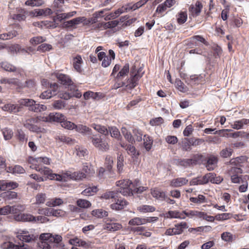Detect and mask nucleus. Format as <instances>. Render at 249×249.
Returning a JSON list of instances; mask_svg holds the SVG:
<instances>
[{
  "mask_svg": "<svg viewBox=\"0 0 249 249\" xmlns=\"http://www.w3.org/2000/svg\"><path fill=\"white\" fill-rule=\"evenodd\" d=\"M167 9V8L163 3L159 4L157 7L156 10L153 15V17L159 18L164 16L165 15L164 13Z\"/></svg>",
  "mask_w": 249,
  "mask_h": 249,
  "instance_id": "2f4dec72",
  "label": "nucleus"
},
{
  "mask_svg": "<svg viewBox=\"0 0 249 249\" xmlns=\"http://www.w3.org/2000/svg\"><path fill=\"white\" fill-rule=\"evenodd\" d=\"M137 210L141 213H146L155 212L156 208L153 206L143 205L138 207Z\"/></svg>",
  "mask_w": 249,
  "mask_h": 249,
  "instance_id": "c9c22d12",
  "label": "nucleus"
},
{
  "mask_svg": "<svg viewBox=\"0 0 249 249\" xmlns=\"http://www.w3.org/2000/svg\"><path fill=\"white\" fill-rule=\"evenodd\" d=\"M91 126L100 133L105 135L104 137L108 135L109 130L106 126L95 124H92Z\"/></svg>",
  "mask_w": 249,
  "mask_h": 249,
  "instance_id": "c85d7f7f",
  "label": "nucleus"
},
{
  "mask_svg": "<svg viewBox=\"0 0 249 249\" xmlns=\"http://www.w3.org/2000/svg\"><path fill=\"white\" fill-rule=\"evenodd\" d=\"M16 237L22 242H31L36 239V237L33 234L28 231L19 230L16 233Z\"/></svg>",
  "mask_w": 249,
  "mask_h": 249,
  "instance_id": "1a4fd4ad",
  "label": "nucleus"
},
{
  "mask_svg": "<svg viewBox=\"0 0 249 249\" xmlns=\"http://www.w3.org/2000/svg\"><path fill=\"white\" fill-rule=\"evenodd\" d=\"M132 132L136 141L140 142L142 141L143 133L141 130L137 128H134L133 129Z\"/></svg>",
  "mask_w": 249,
  "mask_h": 249,
  "instance_id": "052dcab7",
  "label": "nucleus"
},
{
  "mask_svg": "<svg viewBox=\"0 0 249 249\" xmlns=\"http://www.w3.org/2000/svg\"><path fill=\"white\" fill-rule=\"evenodd\" d=\"M77 205L82 208H88L91 206L90 202L86 199H79L76 201Z\"/></svg>",
  "mask_w": 249,
  "mask_h": 249,
  "instance_id": "5fc2aeb1",
  "label": "nucleus"
},
{
  "mask_svg": "<svg viewBox=\"0 0 249 249\" xmlns=\"http://www.w3.org/2000/svg\"><path fill=\"white\" fill-rule=\"evenodd\" d=\"M7 172L13 174H23L25 172V170L22 166L17 165L14 167H9Z\"/></svg>",
  "mask_w": 249,
  "mask_h": 249,
  "instance_id": "e433bc0d",
  "label": "nucleus"
},
{
  "mask_svg": "<svg viewBox=\"0 0 249 249\" xmlns=\"http://www.w3.org/2000/svg\"><path fill=\"white\" fill-rule=\"evenodd\" d=\"M188 141V138H185L183 139L179 144L180 145L181 149L184 151H189L192 149L191 146Z\"/></svg>",
  "mask_w": 249,
  "mask_h": 249,
  "instance_id": "37998d69",
  "label": "nucleus"
},
{
  "mask_svg": "<svg viewBox=\"0 0 249 249\" xmlns=\"http://www.w3.org/2000/svg\"><path fill=\"white\" fill-rule=\"evenodd\" d=\"M0 67L5 71L9 72L17 71V68L8 62H2L0 63Z\"/></svg>",
  "mask_w": 249,
  "mask_h": 249,
  "instance_id": "473e14b6",
  "label": "nucleus"
},
{
  "mask_svg": "<svg viewBox=\"0 0 249 249\" xmlns=\"http://www.w3.org/2000/svg\"><path fill=\"white\" fill-rule=\"evenodd\" d=\"M76 155L80 158L84 157L88 154L87 149L80 146L75 147Z\"/></svg>",
  "mask_w": 249,
  "mask_h": 249,
  "instance_id": "603ef678",
  "label": "nucleus"
},
{
  "mask_svg": "<svg viewBox=\"0 0 249 249\" xmlns=\"http://www.w3.org/2000/svg\"><path fill=\"white\" fill-rule=\"evenodd\" d=\"M83 61L82 58L80 55H77L75 57L73 58L72 60V65L74 70L78 72H81L82 69L81 68V65Z\"/></svg>",
  "mask_w": 249,
  "mask_h": 249,
  "instance_id": "412c9836",
  "label": "nucleus"
},
{
  "mask_svg": "<svg viewBox=\"0 0 249 249\" xmlns=\"http://www.w3.org/2000/svg\"><path fill=\"white\" fill-rule=\"evenodd\" d=\"M143 218L135 217L130 219L128 224L131 226H139L144 224Z\"/></svg>",
  "mask_w": 249,
  "mask_h": 249,
  "instance_id": "49530a36",
  "label": "nucleus"
},
{
  "mask_svg": "<svg viewBox=\"0 0 249 249\" xmlns=\"http://www.w3.org/2000/svg\"><path fill=\"white\" fill-rule=\"evenodd\" d=\"M88 140L99 150L107 151L109 149V139L107 137L91 134L88 136Z\"/></svg>",
  "mask_w": 249,
  "mask_h": 249,
  "instance_id": "f03ea898",
  "label": "nucleus"
},
{
  "mask_svg": "<svg viewBox=\"0 0 249 249\" xmlns=\"http://www.w3.org/2000/svg\"><path fill=\"white\" fill-rule=\"evenodd\" d=\"M249 124V119L243 118L240 120L234 121L231 126L233 129H240L243 127L244 124Z\"/></svg>",
  "mask_w": 249,
  "mask_h": 249,
  "instance_id": "cd10ccee",
  "label": "nucleus"
},
{
  "mask_svg": "<svg viewBox=\"0 0 249 249\" xmlns=\"http://www.w3.org/2000/svg\"><path fill=\"white\" fill-rule=\"evenodd\" d=\"M0 84H7L11 85H14L17 87H21V83L16 78H3L0 79Z\"/></svg>",
  "mask_w": 249,
  "mask_h": 249,
  "instance_id": "bb28decb",
  "label": "nucleus"
},
{
  "mask_svg": "<svg viewBox=\"0 0 249 249\" xmlns=\"http://www.w3.org/2000/svg\"><path fill=\"white\" fill-rule=\"evenodd\" d=\"M61 124L63 127L68 129H73L76 126V124H75L70 121L66 120L65 119L62 121L61 122Z\"/></svg>",
  "mask_w": 249,
  "mask_h": 249,
  "instance_id": "bf43d9fd",
  "label": "nucleus"
},
{
  "mask_svg": "<svg viewBox=\"0 0 249 249\" xmlns=\"http://www.w3.org/2000/svg\"><path fill=\"white\" fill-rule=\"evenodd\" d=\"M38 171L41 174L47 176L48 178L50 179H54L55 178L56 180L58 181L62 180V176H60V175L59 174L53 173V171L47 167L43 166Z\"/></svg>",
  "mask_w": 249,
  "mask_h": 249,
  "instance_id": "9d476101",
  "label": "nucleus"
},
{
  "mask_svg": "<svg viewBox=\"0 0 249 249\" xmlns=\"http://www.w3.org/2000/svg\"><path fill=\"white\" fill-rule=\"evenodd\" d=\"M78 17L71 20L64 22L63 23V27L68 29H75L76 26L79 24Z\"/></svg>",
  "mask_w": 249,
  "mask_h": 249,
  "instance_id": "c756f323",
  "label": "nucleus"
},
{
  "mask_svg": "<svg viewBox=\"0 0 249 249\" xmlns=\"http://www.w3.org/2000/svg\"><path fill=\"white\" fill-rule=\"evenodd\" d=\"M27 161L30 164V168L35 169L38 171L39 169L43 166L40 162V157L35 158L33 157H29L28 158Z\"/></svg>",
  "mask_w": 249,
  "mask_h": 249,
  "instance_id": "dca6fc26",
  "label": "nucleus"
},
{
  "mask_svg": "<svg viewBox=\"0 0 249 249\" xmlns=\"http://www.w3.org/2000/svg\"><path fill=\"white\" fill-rule=\"evenodd\" d=\"M129 65L128 63H126L121 71L118 73L116 78L119 79L120 77H124L129 72Z\"/></svg>",
  "mask_w": 249,
  "mask_h": 249,
  "instance_id": "a18cd8bd",
  "label": "nucleus"
},
{
  "mask_svg": "<svg viewBox=\"0 0 249 249\" xmlns=\"http://www.w3.org/2000/svg\"><path fill=\"white\" fill-rule=\"evenodd\" d=\"M203 8V4L200 1L197 0L195 4H191L189 7L190 14L193 17H196L199 15Z\"/></svg>",
  "mask_w": 249,
  "mask_h": 249,
  "instance_id": "4468645a",
  "label": "nucleus"
},
{
  "mask_svg": "<svg viewBox=\"0 0 249 249\" xmlns=\"http://www.w3.org/2000/svg\"><path fill=\"white\" fill-rule=\"evenodd\" d=\"M239 159L234 158L231 160L230 162L233 167L228 170V173L231 177L232 183H240L244 182L242 176H239L242 173V169L240 168L242 165L239 162Z\"/></svg>",
  "mask_w": 249,
  "mask_h": 249,
  "instance_id": "f257e3e1",
  "label": "nucleus"
},
{
  "mask_svg": "<svg viewBox=\"0 0 249 249\" xmlns=\"http://www.w3.org/2000/svg\"><path fill=\"white\" fill-rule=\"evenodd\" d=\"M26 14L27 12L24 9H20L19 13L12 15V18L14 20H16L19 21L25 20L26 18Z\"/></svg>",
  "mask_w": 249,
  "mask_h": 249,
  "instance_id": "4c0bfd02",
  "label": "nucleus"
},
{
  "mask_svg": "<svg viewBox=\"0 0 249 249\" xmlns=\"http://www.w3.org/2000/svg\"><path fill=\"white\" fill-rule=\"evenodd\" d=\"M117 193L114 191H108L104 193L102 195L101 197L106 199H109L111 198L114 199L116 197H117Z\"/></svg>",
  "mask_w": 249,
  "mask_h": 249,
  "instance_id": "0e129e2a",
  "label": "nucleus"
},
{
  "mask_svg": "<svg viewBox=\"0 0 249 249\" xmlns=\"http://www.w3.org/2000/svg\"><path fill=\"white\" fill-rule=\"evenodd\" d=\"M18 184L15 182L8 181L7 180H0V191H6L14 189L18 187Z\"/></svg>",
  "mask_w": 249,
  "mask_h": 249,
  "instance_id": "2eb2a0df",
  "label": "nucleus"
},
{
  "mask_svg": "<svg viewBox=\"0 0 249 249\" xmlns=\"http://www.w3.org/2000/svg\"><path fill=\"white\" fill-rule=\"evenodd\" d=\"M151 194L154 198L162 201L165 199L166 196L165 193L164 192L157 188L151 189Z\"/></svg>",
  "mask_w": 249,
  "mask_h": 249,
  "instance_id": "5701e85b",
  "label": "nucleus"
},
{
  "mask_svg": "<svg viewBox=\"0 0 249 249\" xmlns=\"http://www.w3.org/2000/svg\"><path fill=\"white\" fill-rule=\"evenodd\" d=\"M143 146L147 151H149L153 145V140L151 137L148 135H143Z\"/></svg>",
  "mask_w": 249,
  "mask_h": 249,
  "instance_id": "a878e982",
  "label": "nucleus"
},
{
  "mask_svg": "<svg viewBox=\"0 0 249 249\" xmlns=\"http://www.w3.org/2000/svg\"><path fill=\"white\" fill-rule=\"evenodd\" d=\"M74 129H75L77 132L81 133L87 134H88V136L90 134H91V129L89 127L83 124L76 125Z\"/></svg>",
  "mask_w": 249,
  "mask_h": 249,
  "instance_id": "f704fd0d",
  "label": "nucleus"
},
{
  "mask_svg": "<svg viewBox=\"0 0 249 249\" xmlns=\"http://www.w3.org/2000/svg\"><path fill=\"white\" fill-rule=\"evenodd\" d=\"M214 174L212 173L206 174L203 176L197 177L198 178V181L200 185L208 183L209 181L212 182H214Z\"/></svg>",
  "mask_w": 249,
  "mask_h": 249,
  "instance_id": "4be33fe9",
  "label": "nucleus"
},
{
  "mask_svg": "<svg viewBox=\"0 0 249 249\" xmlns=\"http://www.w3.org/2000/svg\"><path fill=\"white\" fill-rule=\"evenodd\" d=\"M222 240L227 242H232L235 238V236L230 232H224L221 234Z\"/></svg>",
  "mask_w": 249,
  "mask_h": 249,
  "instance_id": "a19ab883",
  "label": "nucleus"
},
{
  "mask_svg": "<svg viewBox=\"0 0 249 249\" xmlns=\"http://www.w3.org/2000/svg\"><path fill=\"white\" fill-rule=\"evenodd\" d=\"M42 117H32L26 120L23 124L24 126L32 132L37 133H44L45 132L44 128L35 124L40 121H42L41 120Z\"/></svg>",
  "mask_w": 249,
  "mask_h": 249,
  "instance_id": "20e7f679",
  "label": "nucleus"
},
{
  "mask_svg": "<svg viewBox=\"0 0 249 249\" xmlns=\"http://www.w3.org/2000/svg\"><path fill=\"white\" fill-rule=\"evenodd\" d=\"M66 117L62 114L58 112H52L47 116L41 117L42 122L48 123H60L64 120Z\"/></svg>",
  "mask_w": 249,
  "mask_h": 249,
  "instance_id": "0eeeda50",
  "label": "nucleus"
},
{
  "mask_svg": "<svg viewBox=\"0 0 249 249\" xmlns=\"http://www.w3.org/2000/svg\"><path fill=\"white\" fill-rule=\"evenodd\" d=\"M63 203V201L60 198H53L50 199L46 203V205L49 207H55L59 206Z\"/></svg>",
  "mask_w": 249,
  "mask_h": 249,
  "instance_id": "58836bf2",
  "label": "nucleus"
},
{
  "mask_svg": "<svg viewBox=\"0 0 249 249\" xmlns=\"http://www.w3.org/2000/svg\"><path fill=\"white\" fill-rule=\"evenodd\" d=\"M122 227V226L120 224L114 222L107 223L106 225V229L113 231H118L121 229Z\"/></svg>",
  "mask_w": 249,
  "mask_h": 249,
  "instance_id": "8fccbe9b",
  "label": "nucleus"
},
{
  "mask_svg": "<svg viewBox=\"0 0 249 249\" xmlns=\"http://www.w3.org/2000/svg\"><path fill=\"white\" fill-rule=\"evenodd\" d=\"M188 141L189 142V143L191 146L200 145L204 142V141L202 139L194 138H188Z\"/></svg>",
  "mask_w": 249,
  "mask_h": 249,
  "instance_id": "680f3d73",
  "label": "nucleus"
},
{
  "mask_svg": "<svg viewBox=\"0 0 249 249\" xmlns=\"http://www.w3.org/2000/svg\"><path fill=\"white\" fill-rule=\"evenodd\" d=\"M1 131L5 140H9L13 136V132L9 128L5 127L1 130Z\"/></svg>",
  "mask_w": 249,
  "mask_h": 249,
  "instance_id": "79ce46f5",
  "label": "nucleus"
},
{
  "mask_svg": "<svg viewBox=\"0 0 249 249\" xmlns=\"http://www.w3.org/2000/svg\"><path fill=\"white\" fill-rule=\"evenodd\" d=\"M8 52L11 53H18L20 52H27L24 49H21V46L18 44H14L8 47Z\"/></svg>",
  "mask_w": 249,
  "mask_h": 249,
  "instance_id": "ea45409f",
  "label": "nucleus"
},
{
  "mask_svg": "<svg viewBox=\"0 0 249 249\" xmlns=\"http://www.w3.org/2000/svg\"><path fill=\"white\" fill-rule=\"evenodd\" d=\"M45 41V39H44L42 36H37L31 38L30 40V42L33 45H36L39 43L43 42Z\"/></svg>",
  "mask_w": 249,
  "mask_h": 249,
  "instance_id": "338daca9",
  "label": "nucleus"
},
{
  "mask_svg": "<svg viewBox=\"0 0 249 249\" xmlns=\"http://www.w3.org/2000/svg\"><path fill=\"white\" fill-rule=\"evenodd\" d=\"M198 42H201L206 46L208 45V42L206 39L199 35L194 36L190 37L188 41L187 45L190 48H192L198 45Z\"/></svg>",
  "mask_w": 249,
  "mask_h": 249,
  "instance_id": "f8f14e48",
  "label": "nucleus"
},
{
  "mask_svg": "<svg viewBox=\"0 0 249 249\" xmlns=\"http://www.w3.org/2000/svg\"><path fill=\"white\" fill-rule=\"evenodd\" d=\"M16 30H13L7 33L0 34V39L1 40H7L13 38L18 36L21 31V27L19 24L15 25Z\"/></svg>",
  "mask_w": 249,
  "mask_h": 249,
  "instance_id": "ddd939ff",
  "label": "nucleus"
},
{
  "mask_svg": "<svg viewBox=\"0 0 249 249\" xmlns=\"http://www.w3.org/2000/svg\"><path fill=\"white\" fill-rule=\"evenodd\" d=\"M83 96L85 100H88L90 98H92L93 99H99L102 97V94L100 92H94L91 91H88L84 93Z\"/></svg>",
  "mask_w": 249,
  "mask_h": 249,
  "instance_id": "7c9ffc66",
  "label": "nucleus"
},
{
  "mask_svg": "<svg viewBox=\"0 0 249 249\" xmlns=\"http://www.w3.org/2000/svg\"><path fill=\"white\" fill-rule=\"evenodd\" d=\"M53 49L52 46L51 44L47 43H43L39 45L37 49L38 51L42 52H45L49 51Z\"/></svg>",
  "mask_w": 249,
  "mask_h": 249,
  "instance_id": "774afa93",
  "label": "nucleus"
},
{
  "mask_svg": "<svg viewBox=\"0 0 249 249\" xmlns=\"http://www.w3.org/2000/svg\"><path fill=\"white\" fill-rule=\"evenodd\" d=\"M116 185L119 188L117 192L124 196H132L133 195L134 189V183L129 179H123L116 182Z\"/></svg>",
  "mask_w": 249,
  "mask_h": 249,
  "instance_id": "7ed1b4c3",
  "label": "nucleus"
},
{
  "mask_svg": "<svg viewBox=\"0 0 249 249\" xmlns=\"http://www.w3.org/2000/svg\"><path fill=\"white\" fill-rule=\"evenodd\" d=\"M14 219L16 221L34 222L35 216L30 213H23L14 215Z\"/></svg>",
  "mask_w": 249,
  "mask_h": 249,
  "instance_id": "f3484780",
  "label": "nucleus"
},
{
  "mask_svg": "<svg viewBox=\"0 0 249 249\" xmlns=\"http://www.w3.org/2000/svg\"><path fill=\"white\" fill-rule=\"evenodd\" d=\"M191 202L196 204H201L206 202V198L202 195H199L197 197H191L190 198Z\"/></svg>",
  "mask_w": 249,
  "mask_h": 249,
  "instance_id": "864d4df0",
  "label": "nucleus"
},
{
  "mask_svg": "<svg viewBox=\"0 0 249 249\" xmlns=\"http://www.w3.org/2000/svg\"><path fill=\"white\" fill-rule=\"evenodd\" d=\"M232 217V214L230 213H222L217 214L215 215V220L218 221H224L230 219Z\"/></svg>",
  "mask_w": 249,
  "mask_h": 249,
  "instance_id": "6e6d98bb",
  "label": "nucleus"
},
{
  "mask_svg": "<svg viewBox=\"0 0 249 249\" xmlns=\"http://www.w3.org/2000/svg\"><path fill=\"white\" fill-rule=\"evenodd\" d=\"M187 224L185 222H182L179 224H178L175 225V228L177 231L176 233L180 234L182 233L184 229L188 228Z\"/></svg>",
  "mask_w": 249,
  "mask_h": 249,
  "instance_id": "3c124183",
  "label": "nucleus"
},
{
  "mask_svg": "<svg viewBox=\"0 0 249 249\" xmlns=\"http://www.w3.org/2000/svg\"><path fill=\"white\" fill-rule=\"evenodd\" d=\"M193 166L200 164L203 160V156L201 154H195L192 159H190Z\"/></svg>",
  "mask_w": 249,
  "mask_h": 249,
  "instance_id": "4d7b16f0",
  "label": "nucleus"
},
{
  "mask_svg": "<svg viewBox=\"0 0 249 249\" xmlns=\"http://www.w3.org/2000/svg\"><path fill=\"white\" fill-rule=\"evenodd\" d=\"M15 137L19 143L22 144L26 142L28 140V137L26 135L24 132L21 129L17 130L15 133Z\"/></svg>",
  "mask_w": 249,
  "mask_h": 249,
  "instance_id": "393cba45",
  "label": "nucleus"
},
{
  "mask_svg": "<svg viewBox=\"0 0 249 249\" xmlns=\"http://www.w3.org/2000/svg\"><path fill=\"white\" fill-rule=\"evenodd\" d=\"M20 107L18 105L7 104L1 107L2 110L10 113H16L19 111Z\"/></svg>",
  "mask_w": 249,
  "mask_h": 249,
  "instance_id": "aec40b11",
  "label": "nucleus"
},
{
  "mask_svg": "<svg viewBox=\"0 0 249 249\" xmlns=\"http://www.w3.org/2000/svg\"><path fill=\"white\" fill-rule=\"evenodd\" d=\"M54 75L58 81L62 85L66 86L69 89L72 88L75 89V84L73 83L70 76L67 74L57 72Z\"/></svg>",
  "mask_w": 249,
  "mask_h": 249,
  "instance_id": "6e6552de",
  "label": "nucleus"
},
{
  "mask_svg": "<svg viewBox=\"0 0 249 249\" xmlns=\"http://www.w3.org/2000/svg\"><path fill=\"white\" fill-rule=\"evenodd\" d=\"M119 24L118 20H115L108 22H97L91 26V30L99 31L101 30H105L107 29L113 28L116 27Z\"/></svg>",
  "mask_w": 249,
  "mask_h": 249,
  "instance_id": "423d86ee",
  "label": "nucleus"
},
{
  "mask_svg": "<svg viewBox=\"0 0 249 249\" xmlns=\"http://www.w3.org/2000/svg\"><path fill=\"white\" fill-rule=\"evenodd\" d=\"M91 214L93 216L97 218H103L107 216L108 213L103 209H97L92 211Z\"/></svg>",
  "mask_w": 249,
  "mask_h": 249,
  "instance_id": "c03bdc74",
  "label": "nucleus"
},
{
  "mask_svg": "<svg viewBox=\"0 0 249 249\" xmlns=\"http://www.w3.org/2000/svg\"><path fill=\"white\" fill-rule=\"evenodd\" d=\"M141 77L142 75H140L138 73L131 76L127 80V84L126 86V88L130 89H134L138 84V82Z\"/></svg>",
  "mask_w": 249,
  "mask_h": 249,
  "instance_id": "6ab92c4d",
  "label": "nucleus"
},
{
  "mask_svg": "<svg viewBox=\"0 0 249 249\" xmlns=\"http://www.w3.org/2000/svg\"><path fill=\"white\" fill-rule=\"evenodd\" d=\"M115 202L110 205V208L113 210L120 211L124 209L128 204V202L124 198L116 197Z\"/></svg>",
  "mask_w": 249,
  "mask_h": 249,
  "instance_id": "9b49d317",
  "label": "nucleus"
},
{
  "mask_svg": "<svg viewBox=\"0 0 249 249\" xmlns=\"http://www.w3.org/2000/svg\"><path fill=\"white\" fill-rule=\"evenodd\" d=\"M98 189L97 187H88L82 191V194L84 196H90L97 192Z\"/></svg>",
  "mask_w": 249,
  "mask_h": 249,
  "instance_id": "13d9d810",
  "label": "nucleus"
},
{
  "mask_svg": "<svg viewBox=\"0 0 249 249\" xmlns=\"http://www.w3.org/2000/svg\"><path fill=\"white\" fill-rule=\"evenodd\" d=\"M46 199V196L44 193H38L36 196V203L37 204H43Z\"/></svg>",
  "mask_w": 249,
  "mask_h": 249,
  "instance_id": "69168bd1",
  "label": "nucleus"
},
{
  "mask_svg": "<svg viewBox=\"0 0 249 249\" xmlns=\"http://www.w3.org/2000/svg\"><path fill=\"white\" fill-rule=\"evenodd\" d=\"M82 170L84 172V173L86 175V178L92 176L95 173V171L92 166L88 163L84 164Z\"/></svg>",
  "mask_w": 249,
  "mask_h": 249,
  "instance_id": "72a5a7b5",
  "label": "nucleus"
},
{
  "mask_svg": "<svg viewBox=\"0 0 249 249\" xmlns=\"http://www.w3.org/2000/svg\"><path fill=\"white\" fill-rule=\"evenodd\" d=\"M20 105L29 107V110L35 112H39L45 111L47 107L39 104H36V102L33 99H21L18 101Z\"/></svg>",
  "mask_w": 249,
  "mask_h": 249,
  "instance_id": "39448f33",
  "label": "nucleus"
},
{
  "mask_svg": "<svg viewBox=\"0 0 249 249\" xmlns=\"http://www.w3.org/2000/svg\"><path fill=\"white\" fill-rule=\"evenodd\" d=\"M188 182V180L185 178H177L170 181V185L175 188L179 187L187 184Z\"/></svg>",
  "mask_w": 249,
  "mask_h": 249,
  "instance_id": "a211bd4d",
  "label": "nucleus"
},
{
  "mask_svg": "<svg viewBox=\"0 0 249 249\" xmlns=\"http://www.w3.org/2000/svg\"><path fill=\"white\" fill-rule=\"evenodd\" d=\"M187 19V12H180L177 15V22L179 24H182L185 23Z\"/></svg>",
  "mask_w": 249,
  "mask_h": 249,
  "instance_id": "09e8293b",
  "label": "nucleus"
},
{
  "mask_svg": "<svg viewBox=\"0 0 249 249\" xmlns=\"http://www.w3.org/2000/svg\"><path fill=\"white\" fill-rule=\"evenodd\" d=\"M233 153V150L231 148H226L222 150L220 153L221 157L224 158H227L231 156Z\"/></svg>",
  "mask_w": 249,
  "mask_h": 249,
  "instance_id": "e2e57ef3",
  "label": "nucleus"
},
{
  "mask_svg": "<svg viewBox=\"0 0 249 249\" xmlns=\"http://www.w3.org/2000/svg\"><path fill=\"white\" fill-rule=\"evenodd\" d=\"M146 3L145 1V0H140L139 1H138L137 2L133 4L132 5H131V4H128L127 5H126V6H127V9L128 10V11H129L130 10H135L136 9H137L140 8L141 7H142V6H143V5H144Z\"/></svg>",
  "mask_w": 249,
  "mask_h": 249,
  "instance_id": "de8ad7c7",
  "label": "nucleus"
},
{
  "mask_svg": "<svg viewBox=\"0 0 249 249\" xmlns=\"http://www.w3.org/2000/svg\"><path fill=\"white\" fill-rule=\"evenodd\" d=\"M218 161L217 158L214 156H210L208 157L206 167L208 170H213L215 167Z\"/></svg>",
  "mask_w": 249,
  "mask_h": 249,
  "instance_id": "b1692460",
  "label": "nucleus"
}]
</instances>
